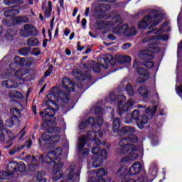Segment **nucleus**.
<instances>
[{
	"mask_svg": "<svg viewBox=\"0 0 182 182\" xmlns=\"http://www.w3.org/2000/svg\"><path fill=\"white\" fill-rule=\"evenodd\" d=\"M62 156V148H57L54 151L49 152L48 154H43L40 156V161L43 166L53 167V181H58L62 178L63 172L60 170L63 167V164L60 163V156ZM46 164V166H45Z\"/></svg>",
	"mask_w": 182,
	"mask_h": 182,
	"instance_id": "obj_1",
	"label": "nucleus"
},
{
	"mask_svg": "<svg viewBox=\"0 0 182 182\" xmlns=\"http://www.w3.org/2000/svg\"><path fill=\"white\" fill-rule=\"evenodd\" d=\"M137 136L133 135L128 138L122 139L119 141V147L117 151V153L119 154H126L127 153H129V155L121 159V163H130V161L137 160L139 155L136 153L132 152L137 150V147L136 146V143H137Z\"/></svg>",
	"mask_w": 182,
	"mask_h": 182,
	"instance_id": "obj_2",
	"label": "nucleus"
},
{
	"mask_svg": "<svg viewBox=\"0 0 182 182\" xmlns=\"http://www.w3.org/2000/svg\"><path fill=\"white\" fill-rule=\"evenodd\" d=\"M122 23L120 16H116L112 19V32L116 34L124 33L127 36H134L136 35V29L134 27L129 28V25L124 24L122 26H119Z\"/></svg>",
	"mask_w": 182,
	"mask_h": 182,
	"instance_id": "obj_3",
	"label": "nucleus"
},
{
	"mask_svg": "<svg viewBox=\"0 0 182 182\" xmlns=\"http://www.w3.org/2000/svg\"><path fill=\"white\" fill-rule=\"evenodd\" d=\"M163 19L161 14H156V11H154V14H151L145 16L142 21L138 23V28L139 29H153L154 26H157L160 23V21Z\"/></svg>",
	"mask_w": 182,
	"mask_h": 182,
	"instance_id": "obj_4",
	"label": "nucleus"
},
{
	"mask_svg": "<svg viewBox=\"0 0 182 182\" xmlns=\"http://www.w3.org/2000/svg\"><path fill=\"white\" fill-rule=\"evenodd\" d=\"M97 134L99 137L103 136V134H102V132H100V131L97 132V133H96V131H94V132L87 133V136H82L79 138L77 141V148H78V150H82V153L83 156H86V154H89V149L87 148H85L84 149H82L85 147V144H86V143H87L89 140H95V137H96Z\"/></svg>",
	"mask_w": 182,
	"mask_h": 182,
	"instance_id": "obj_5",
	"label": "nucleus"
},
{
	"mask_svg": "<svg viewBox=\"0 0 182 182\" xmlns=\"http://www.w3.org/2000/svg\"><path fill=\"white\" fill-rule=\"evenodd\" d=\"M59 98L65 102V103L69 100V97L65 95L63 92H59V89L58 87H53L50 90V93L47 95V99L48 100V103H52L54 107H56V102L59 100Z\"/></svg>",
	"mask_w": 182,
	"mask_h": 182,
	"instance_id": "obj_6",
	"label": "nucleus"
},
{
	"mask_svg": "<svg viewBox=\"0 0 182 182\" xmlns=\"http://www.w3.org/2000/svg\"><path fill=\"white\" fill-rule=\"evenodd\" d=\"M119 102L117 104V109L119 112V116L122 115V113H124V112H129L132 107L134 105V101L132 99L128 100L127 102L123 104V102L126 100V96L121 95L119 97Z\"/></svg>",
	"mask_w": 182,
	"mask_h": 182,
	"instance_id": "obj_7",
	"label": "nucleus"
},
{
	"mask_svg": "<svg viewBox=\"0 0 182 182\" xmlns=\"http://www.w3.org/2000/svg\"><path fill=\"white\" fill-rule=\"evenodd\" d=\"M156 106L149 107L146 109V114H147L148 117H146V115L141 117V119L137 122V127H139V129H141L144 128V124H147L149 119H151V117L154 116V113H156Z\"/></svg>",
	"mask_w": 182,
	"mask_h": 182,
	"instance_id": "obj_8",
	"label": "nucleus"
},
{
	"mask_svg": "<svg viewBox=\"0 0 182 182\" xmlns=\"http://www.w3.org/2000/svg\"><path fill=\"white\" fill-rule=\"evenodd\" d=\"M127 173H129L127 168L121 167L115 173V178L122 182H134V180L130 178L129 173L127 174Z\"/></svg>",
	"mask_w": 182,
	"mask_h": 182,
	"instance_id": "obj_9",
	"label": "nucleus"
},
{
	"mask_svg": "<svg viewBox=\"0 0 182 182\" xmlns=\"http://www.w3.org/2000/svg\"><path fill=\"white\" fill-rule=\"evenodd\" d=\"M55 108H46L44 111L40 113V115L43 117L44 122L42 124V127H50V120H46V117H50L55 115V111L59 110L58 105L55 107Z\"/></svg>",
	"mask_w": 182,
	"mask_h": 182,
	"instance_id": "obj_10",
	"label": "nucleus"
},
{
	"mask_svg": "<svg viewBox=\"0 0 182 182\" xmlns=\"http://www.w3.org/2000/svg\"><path fill=\"white\" fill-rule=\"evenodd\" d=\"M141 66H143V64L135 60V61L134 62L133 68L134 69H135V70H136L137 73H139L140 76H142L144 77L141 81L137 80L136 82L138 83H142V82H145V80H147V79H149V71L141 68Z\"/></svg>",
	"mask_w": 182,
	"mask_h": 182,
	"instance_id": "obj_11",
	"label": "nucleus"
},
{
	"mask_svg": "<svg viewBox=\"0 0 182 182\" xmlns=\"http://www.w3.org/2000/svg\"><path fill=\"white\" fill-rule=\"evenodd\" d=\"M76 166L75 165H70L67 174V180L70 181L78 182L80 180V170L75 169Z\"/></svg>",
	"mask_w": 182,
	"mask_h": 182,
	"instance_id": "obj_12",
	"label": "nucleus"
},
{
	"mask_svg": "<svg viewBox=\"0 0 182 182\" xmlns=\"http://www.w3.org/2000/svg\"><path fill=\"white\" fill-rule=\"evenodd\" d=\"M164 32L163 28H160L158 31H156L157 36H154L152 38H146L143 39L144 43L149 42V43L156 44L157 42L156 41H168V35H161Z\"/></svg>",
	"mask_w": 182,
	"mask_h": 182,
	"instance_id": "obj_13",
	"label": "nucleus"
},
{
	"mask_svg": "<svg viewBox=\"0 0 182 182\" xmlns=\"http://www.w3.org/2000/svg\"><path fill=\"white\" fill-rule=\"evenodd\" d=\"M89 124L91 126H97V127H99L103 124V118H102V117H98L97 120L95 121V118L90 117L87 120V122H82L80 124V130H85V129H86Z\"/></svg>",
	"mask_w": 182,
	"mask_h": 182,
	"instance_id": "obj_14",
	"label": "nucleus"
},
{
	"mask_svg": "<svg viewBox=\"0 0 182 182\" xmlns=\"http://www.w3.org/2000/svg\"><path fill=\"white\" fill-rule=\"evenodd\" d=\"M11 114H13V117L10 119V120L6 121V126L7 127H12L14 126V123H18V117H21V111L16 108H12L11 110Z\"/></svg>",
	"mask_w": 182,
	"mask_h": 182,
	"instance_id": "obj_15",
	"label": "nucleus"
},
{
	"mask_svg": "<svg viewBox=\"0 0 182 182\" xmlns=\"http://www.w3.org/2000/svg\"><path fill=\"white\" fill-rule=\"evenodd\" d=\"M143 170V164L141 163L136 161L134 162L129 168L128 173L129 174L130 178L133 177V176H137L139 173Z\"/></svg>",
	"mask_w": 182,
	"mask_h": 182,
	"instance_id": "obj_16",
	"label": "nucleus"
},
{
	"mask_svg": "<svg viewBox=\"0 0 182 182\" xmlns=\"http://www.w3.org/2000/svg\"><path fill=\"white\" fill-rule=\"evenodd\" d=\"M58 137L59 136H52V134L46 132L42 135L41 139L43 141H46L47 144H53L58 141Z\"/></svg>",
	"mask_w": 182,
	"mask_h": 182,
	"instance_id": "obj_17",
	"label": "nucleus"
},
{
	"mask_svg": "<svg viewBox=\"0 0 182 182\" xmlns=\"http://www.w3.org/2000/svg\"><path fill=\"white\" fill-rule=\"evenodd\" d=\"M62 85L68 92H75V84L68 77L63 78Z\"/></svg>",
	"mask_w": 182,
	"mask_h": 182,
	"instance_id": "obj_18",
	"label": "nucleus"
},
{
	"mask_svg": "<svg viewBox=\"0 0 182 182\" xmlns=\"http://www.w3.org/2000/svg\"><path fill=\"white\" fill-rule=\"evenodd\" d=\"M91 153L92 154H95V156H98V157H102V159H106L107 157V151L106 149H101L99 148V146L94 147Z\"/></svg>",
	"mask_w": 182,
	"mask_h": 182,
	"instance_id": "obj_19",
	"label": "nucleus"
},
{
	"mask_svg": "<svg viewBox=\"0 0 182 182\" xmlns=\"http://www.w3.org/2000/svg\"><path fill=\"white\" fill-rule=\"evenodd\" d=\"M14 61L15 63H12L11 64H10V69H14V68H16V66H25V65H26L25 58H21L18 56L14 58Z\"/></svg>",
	"mask_w": 182,
	"mask_h": 182,
	"instance_id": "obj_20",
	"label": "nucleus"
},
{
	"mask_svg": "<svg viewBox=\"0 0 182 182\" xmlns=\"http://www.w3.org/2000/svg\"><path fill=\"white\" fill-rule=\"evenodd\" d=\"M101 62L102 63H97L94 65L93 70L96 73L100 72L101 68H103V69H107V68H109V63L107 62V60H105V58H102ZM103 63H105V65L103 64Z\"/></svg>",
	"mask_w": 182,
	"mask_h": 182,
	"instance_id": "obj_21",
	"label": "nucleus"
},
{
	"mask_svg": "<svg viewBox=\"0 0 182 182\" xmlns=\"http://www.w3.org/2000/svg\"><path fill=\"white\" fill-rule=\"evenodd\" d=\"M2 86L7 89H17L19 86V83L16 81H12V80H9L7 81H3Z\"/></svg>",
	"mask_w": 182,
	"mask_h": 182,
	"instance_id": "obj_22",
	"label": "nucleus"
},
{
	"mask_svg": "<svg viewBox=\"0 0 182 182\" xmlns=\"http://www.w3.org/2000/svg\"><path fill=\"white\" fill-rule=\"evenodd\" d=\"M113 25V20L112 21H99L95 23L96 29H103L104 28H110Z\"/></svg>",
	"mask_w": 182,
	"mask_h": 182,
	"instance_id": "obj_23",
	"label": "nucleus"
},
{
	"mask_svg": "<svg viewBox=\"0 0 182 182\" xmlns=\"http://www.w3.org/2000/svg\"><path fill=\"white\" fill-rule=\"evenodd\" d=\"M26 170V166L22 162L17 163V168L16 169V173L14 175V178H17L19 176H21L22 173H25Z\"/></svg>",
	"mask_w": 182,
	"mask_h": 182,
	"instance_id": "obj_24",
	"label": "nucleus"
},
{
	"mask_svg": "<svg viewBox=\"0 0 182 182\" xmlns=\"http://www.w3.org/2000/svg\"><path fill=\"white\" fill-rule=\"evenodd\" d=\"M96 175L98 179L97 181H95V182H104L105 179H103V178L102 177L107 176V169L105 168H101L97 171Z\"/></svg>",
	"mask_w": 182,
	"mask_h": 182,
	"instance_id": "obj_25",
	"label": "nucleus"
},
{
	"mask_svg": "<svg viewBox=\"0 0 182 182\" xmlns=\"http://www.w3.org/2000/svg\"><path fill=\"white\" fill-rule=\"evenodd\" d=\"M17 167H18V162L13 161L8 164L6 170L7 171H9L10 173L13 174L14 177H15V173H16Z\"/></svg>",
	"mask_w": 182,
	"mask_h": 182,
	"instance_id": "obj_26",
	"label": "nucleus"
},
{
	"mask_svg": "<svg viewBox=\"0 0 182 182\" xmlns=\"http://www.w3.org/2000/svg\"><path fill=\"white\" fill-rule=\"evenodd\" d=\"M42 9H46L45 16H46V18H49L52 14V1H49L48 2V6H46V4L43 3Z\"/></svg>",
	"mask_w": 182,
	"mask_h": 182,
	"instance_id": "obj_27",
	"label": "nucleus"
},
{
	"mask_svg": "<svg viewBox=\"0 0 182 182\" xmlns=\"http://www.w3.org/2000/svg\"><path fill=\"white\" fill-rule=\"evenodd\" d=\"M19 9H15L14 8L5 9L4 15V16H13V15H18Z\"/></svg>",
	"mask_w": 182,
	"mask_h": 182,
	"instance_id": "obj_28",
	"label": "nucleus"
},
{
	"mask_svg": "<svg viewBox=\"0 0 182 182\" xmlns=\"http://www.w3.org/2000/svg\"><path fill=\"white\" fill-rule=\"evenodd\" d=\"M15 178L14 174L11 173L9 171H1L0 172V180H11Z\"/></svg>",
	"mask_w": 182,
	"mask_h": 182,
	"instance_id": "obj_29",
	"label": "nucleus"
},
{
	"mask_svg": "<svg viewBox=\"0 0 182 182\" xmlns=\"http://www.w3.org/2000/svg\"><path fill=\"white\" fill-rule=\"evenodd\" d=\"M33 26L27 24L24 26V28L21 31L20 33L21 36H28V35H31V32L32 31Z\"/></svg>",
	"mask_w": 182,
	"mask_h": 182,
	"instance_id": "obj_30",
	"label": "nucleus"
},
{
	"mask_svg": "<svg viewBox=\"0 0 182 182\" xmlns=\"http://www.w3.org/2000/svg\"><path fill=\"white\" fill-rule=\"evenodd\" d=\"M113 132L114 133H119L120 130V119L115 118L113 121Z\"/></svg>",
	"mask_w": 182,
	"mask_h": 182,
	"instance_id": "obj_31",
	"label": "nucleus"
},
{
	"mask_svg": "<svg viewBox=\"0 0 182 182\" xmlns=\"http://www.w3.org/2000/svg\"><path fill=\"white\" fill-rule=\"evenodd\" d=\"M45 174H46V173H41V172H37L35 175V178L36 180V181H39V182H46V178H43V176H45Z\"/></svg>",
	"mask_w": 182,
	"mask_h": 182,
	"instance_id": "obj_32",
	"label": "nucleus"
},
{
	"mask_svg": "<svg viewBox=\"0 0 182 182\" xmlns=\"http://www.w3.org/2000/svg\"><path fill=\"white\" fill-rule=\"evenodd\" d=\"M132 58L129 56L121 55L118 58L119 63H130Z\"/></svg>",
	"mask_w": 182,
	"mask_h": 182,
	"instance_id": "obj_33",
	"label": "nucleus"
},
{
	"mask_svg": "<svg viewBox=\"0 0 182 182\" xmlns=\"http://www.w3.org/2000/svg\"><path fill=\"white\" fill-rule=\"evenodd\" d=\"M103 159L102 157L96 159L93 162H92V166L95 167V168H97V167H102L103 166Z\"/></svg>",
	"mask_w": 182,
	"mask_h": 182,
	"instance_id": "obj_34",
	"label": "nucleus"
},
{
	"mask_svg": "<svg viewBox=\"0 0 182 182\" xmlns=\"http://www.w3.org/2000/svg\"><path fill=\"white\" fill-rule=\"evenodd\" d=\"M138 92L143 97H147L149 96V91L146 87H139Z\"/></svg>",
	"mask_w": 182,
	"mask_h": 182,
	"instance_id": "obj_35",
	"label": "nucleus"
},
{
	"mask_svg": "<svg viewBox=\"0 0 182 182\" xmlns=\"http://www.w3.org/2000/svg\"><path fill=\"white\" fill-rule=\"evenodd\" d=\"M5 5H14V4H23V0H4Z\"/></svg>",
	"mask_w": 182,
	"mask_h": 182,
	"instance_id": "obj_36",
	"label": "nucleus"
},
{
	"mask_svg": "<svg viewBox=\"0 0 182 182\" xmlns=\"http://www.w3.org/2000/svg\"><path fill=\"white\" fill-rule=\"evenodd\" d=\"M14 21H16L14 23H19V22H29L28 17L16 16L14 18Z\"/></svg>",
	"mask_w": 182,
	"mask_h": 182,
	"instance_id": "obj_37",
	"label": "nucleus"
},
{
	"mask_svg": "<svg viewBox=\"0 0 182 182\" xmlns=\"http://www.w3.org/2000/svg\"><path fill=\"white\" fill-rule=\"evenodd\" d=\"M22 149H25V145H21L18 146L14 147L13 149H11L9 153V154H15V153H18V151H21Z\"/></svg>",
	"mask_w": 182,
	"mask_h": 182,
	"instance_id": "obj_38",
	"label": "nucleus"
},
{
	"mask_svg": "<svg viewBox=\"0 0 182 182\" xmlns=\"http://www.w3.org/2000/svg\"><path fill=\"white\" fill-rule=\"evenodd\" d=\"M27 43L28 46H36L39 43V41L37 38H33L28 39Z\"/></svg>",
	"mask_w": 182,
	"mask_h": 182,
	"instance_id": "obj_39",
	"label": "nucleus"
},
{
	"mask_svg": "<svg viewBox=\"0 0 182 182\" xmlns=\"http://www.w3.org/2000/svg\"><path fill=\"white\" fill-rule=\"evenodd\" d=\"M23 75H26V71L25 70H20L15 73V76L17 77V79H23Z\"/></svg>",
	"mask_w": 182,
	"mask_h": 182,
	"instance_id": "obj_40",
	"label": "nucleus"
},
{
	"mask_svg": "<svg viewBox=\"0 0 182 182\" xmlns=\"http://www.w3.org/2000/svg\"><path fill=\"white\" fill-rule=\"evenodd\" d=\"M73 75L75 79H82L83 77V73L78 70H74L73 71Z\"/></svg>",
	"mask_w": 182,
	"mask_h": 182,
	"instance_id": "obj_41",
	"label": "nucleus"
},
{
	"mask_svg": "<svg viewBox=\"0 0 182 182\" xmlns=\"http://www.w3.org/2000/svg\"><path fill=\"white\" fill-rule=\"evenodd\" d=\"M125 90L128 93L129 96H133L134 95V91H133V87L132 85L127 84L125 87Z\"/></svg>",
	"mask_w": 182,
	"mask_h": 182,
	"instance_id": "obj_42",
	"label": "nucleus"
},
{
	"mask_svg": "<svg viewBox=\"0 0 182 182\" xmlns=\"http://www.w3.org/2000/svg\"><path fill=\"white\" fill-rule=\"evenodd\" d=\"M14 36H15V32H14L12 31H8L5 33V38H6V39H8V41H12V38H14Z\"/></svg>",
	"mask_w": 182,
	"mask_h": 182,
	"instance_id": "obj_43",
	"label": "nucleus"
},
{
	"mask_svg": "<svg viewBox=\"0 0 182 182\" xmlns=\"http://www.w3.org/2000/svg\"><path fill=\"white\" fill-rule=\"evenodd\" d=\"M4 129H5L4 127V125L2 124V121H0V140L1 141H5V136H4V132H2V130H4Z\"/></svg>",
	"mask_w": 182,
	"mask_h": 182,
	"instance_id": "obj_44",
	"label": "nucleus"
},
{
	"mask_svg": "<svg viewBox=\"0 0 182 182\" xmlns=\"http://www.w3.org/2000/svg\"><path fill=\"white\" fill-rule=\"evenodd\" d=\"M124 132L128 134H132V133H134L135 129L132 127H124Z\"/></svg>",
	"mask_w": 182,
	"mask_h": 182,
	"instance_id": "obj_45",
	"label": "nucleus"
},
{
	"mask_svg": "<svg viewBox=\"0 0 182 182\" xmlns=\"http://www.w3.org/2000/svg\"><path fill=\"white\" fill-rule=\"evenodd\" d=\"M132 117L134 119V120H137L139 117H140V113L138 110H134L132 114Z\"/></svg>",
	"mask_w": 182,
	"mask_h": 182,
	"instance_id": "obj_46",
	"label": "nucleus"
},
{
	"mask_svg": "<svg viewBox=\"0 0 182 182\" xmlns=\"http://www.w3.org/2000/svg\"><path fill=\"white\" fill-rule=\"evenodd\" d=\"M144 65L146 66V68H148L149 69H151L154 66V63L153 61H147L146 63L144 64Z\"/></svg>",
	"mask_w": 182,
	"mask_h": 182,
	"instance_id": "obj_47",
	"label": "nucleus"
},
{
	"mask_svg": "<svg viewBox=\"0 0 182 182\" xmlns=\"http://www.w3.org/2000/svg\"><path fill=\"white\" fill-rule=\"evenodd\" d=\"M14 93V99H23V95H22V93L16 91Z\"/></svg>",
	"mask_w": 182,
	"mask_h": 182,
	"instance_id": "obj_48",
	"label": "nucleus"
},
{
	"mask_svg": "<svg viewBox=\"0 0 182 182\" xmlns=\"http://www.w3.org/2000/svg\"><path fill=\"white\" fill-rule=\"evenodd\" d=\"M38 33H39V32L38 31V29H36V28L33 26L31 28L30 35H32L33 36H36V35H38Z\"/></svg>",
	"mask_w": 182,
	"mask_h": 182,
	"instance_id": "obj_49",
	"label": "nucleus"
},
{
	"mask_svg": "<svg viewBox=\"0 0 182 182\" xmlns=\"http://www.w3.org/2000/svg\"><path fill=\"white\" fill-rule=\"evenodd\" d=\"M15 92H16V90L10 91L9 92V97H10L11 99H14L15 95H16V93H15Z\"/></svg>",
	"mask_w": 182,
	"mask_h": 182,
	"instance_id": "obj_50",
	"label": "nucleus"
},
{
	"mask_svg": "<svg viewBox=\"0 0 182 182\" xmlns=\"http://www.w3.org/2000/svg\"><path fill=\"white\" fill-rule=\"evenodd\" d=\"M33 55H34V56H38L39 55H41V51H39V50L34 48L33 52H32Z\"/></svg>",
	"mask_w": 182,
	"mask_h": 182,
	"instance_id": "obj_51",
	"label": "nucleus"
},
{
	"mask_svg": "<svg viewBox=\"0 0 182 182\" xmlns=\"http://www.w3.org/2000/svg\"><path fill=\"white\" fill-rule=\"evenodd\" d=\"M148 52H151L152 53H156V46H153L149 48Z\"/></svg>",
	"mask_w": 182,
	"mask_h": 182,
	"instance_id": "obj_52",
	"label": "nucleus"
},
{
	"mask_svg": "<svg viewBox=\"0 0 182 182\" xmlns=\"http://www.w3.org/2000/svg\"><path fill=\"white\" fill-rule=\"evenodd\" d=\"M138 181L139 182H145V181H147V177L146 176H140L139 178H138Z\"/></svg>",
	"mask_w": 182,
	"mask_h": 182,
	"instance_id": "obj_53",
	"label": "nucleus"
},
{
	"mask_svg": "<svg viewBox=\"0 0 182 182\" xmlns=\"http://www.w3.org/2000/svg\"><path fill=\"white\" fill-rule=\"evenodd\" d=\"M132 46V44L129 43H127L125 44H124L122 46V49L124 50V49H129V48H130Z\"/></svg>",
	"mask_w": 182,
	"mask_h": 182,
	"instance_id": "obj_54",
	"label": "nucleus"
},
{
	"mask_svg": "<svg viewBox=\"0 0 182 182\" xmlns=\"http://www.w3.org/2000/svg\"><path fill=\"white\" fill-rule=\"evenodd\" d=\"M182 53V42L178 46V55H181Z\"/></svg>",
	"mask_w": 182,
	"mask_h": 182,
	"instance_id": "obj_55",
	"label": "nucleus"
},
{
	"mask_svg": "<svg viewBox=\"0 0 182 182\" xmlns=\"http://www.w3.org/2000/svg\"><path fill=\"white\" fill-rule=\"evenodd\" d=\"M176 92H177L178 95H179V96H180V95L182 94V85H180L177 87Z\"/></svg>",
	"mask_w": 182,
	"mask_h": 182,
	"instance_id": "obj_56",
	"label": "nucleus"
},
{
	"mask_svg": "<svg viewBox=\"0 0 182 182\" xmlns=\"http://www.w3.org/2000/svg\"><path fill=\"white\" fill-rule=\"evenodd\" d=\"M27 149H29L31 147V146H32V140L31 139H29L26 144Z\"/></svg>",
	"mask_w": 182,
	"mask_h": 182,
	"instance_id": "obj_57",
	"label": "nucleus"
},
{
	"mask_svg": "<svg viewBox=\"0 0 182 182\" xmlns=\"http://www.w3.org/2000/svg\"><path fill=\"white\" fill-rule=\"evenodd\" d=\"M95 113H100L102 112V109H100V107H97L94 109Z\"/></svg>",
	"mask_w": 182,
	"mask_h": 182,
	"instance_id": "obj_58",
	"label": "nucleus"
},
{
	"mask_svg": "<svg viewBox=\"0 0 182 182\" xmlns=\"http://www.w3.org/2000/svg\"><path fill=\"white\" fill-rule=\"evenodd\" d=\"M69 33H70V31L68 28H65L64 31V35L65 36H69Z\"/></svg>",
	"mask_w": 182,
	"mask_h": 182,
	"instance_id": "obj_59",
	"label": "nucleus"
},
{
	"mask_svg": "<svg viewBox=\"0 0 182 182\" xmlns=\"http://www.w3.org/2000/svg\"><path fill=\"white\" fill-rule=\"evenodd\" d=\"M109 99H110V100L112 102H114V100H116V95H111L109 97Z\"/></svg>",
	"mask_w": 182,
	"mask_h": 182,
	"instance_id": "obj_60",
	"label": "nucleus"
},
{
	"mask_svg": "<svg viewBox=\"0 0 182 182\" xmlns=\"http://www.w3.org/2000/svg\"><path fill=\"white\" fill-rule=\"evenodd\" d=\"M36 167H38V166H36L35 164H31L29 166L30 170H32V171L35 170V168H36Z\"/></svg>",
	"mask_w": 182,
	"mask_h": 182,
	"instance_id": "obj_61",
	"label": "nucleus"
},
{
	"mask_svg": "<svg viewBox=\"0 0 182 182\" xmlns=\"http://www.w3.org/2000/svg\"><path fill=\"white\" fill-rule=\"evenodd\" d=\"M90 11V8H87L85 11V16H89V12Z\"/></svg>",
	"mask_w": 182,
	"mask_h": 182,
	"instance_id": "obj_62",
	"label": "nucleus"
},
{
	"mask_svg": "<svg viewBox=\"0 0 182 182\" xmlns=\"http://www.w3.org/2000/svg\"><path fill=\"white\" fill-rule=\"evenodd\" d=\"M132 122H133V119H128L127 117L126 118L125 123H127V124L132 123Z\"/></svg>",
	"mask_w": 182,
	"mask_h": 182,
	"instance_id": "obj_63",
	"label": "nucleus"
},
{
	"mask_svg": "<svg viewBox=\"0 0 182 182\" xmlns=\"http://www.w3.org/2000/svg\"><path fill=\"white\" fill-rule=\"evenodd\" d=\"M86 18H83L81 21L82 26H86Z\"/></svg>",
	"mask_w": 182,
	"mask_h": 182,
	"instance_id": "obj_64",
	"label": "nucleus"
}]
</instances>
